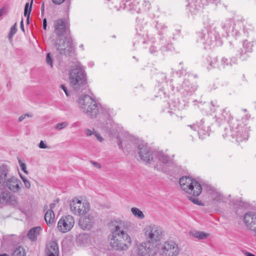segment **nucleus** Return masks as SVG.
Instances as JSON below:
<instances>
[{
    "instance_id": "obj_23",
    "label": "nucleus",
    "mask_w": 256,
    "mask_h": 256,
    "mask_svg": "<svg viewBox=\"0 0 256 256\" xmlns=\"http://www.w3.org/2000/svg\"><path fill=\"white\" fill-rule=\"evenodd\" d=\"M253 46L252 42L248 40H244L243 42V48L244 49V52L242 48L238 51L240 58L242 60H246L248 56V54L252 51Z\"/></svg>"
},
{
    "instance_id": "obj_49",
    "label": "nucleus",
    "mask_w": 256,
    "mask_h": 256,
    "mask_svg": "<svg viewBox=\"0 0 256 256\" xmlns=\"http://www.w3.org/2000/svg\"><path fill=\"white\" fill-rule=\"evenodd\" d=\"M32 116V113H28L24 114L22 115L18 118V122H22L26 117L31 118Z\"/></svg>"
},
{
    "instance_id": "obj_14",
    "label": "nucleus",
    "mask_w": 256,
    "mask_h": 256,
    "mask_svg": "<svg viewBox=\"0 0 256 256\" xmlns=\"http://www.w3.org/2000/svg\"><path fill=\"white\" fill-rule=\"evenodd\" d=\"M203 189L208 192V198L213 202L214 204L226 202V198L218 190L210 185L208 184H204Z\"/></svg>"
},
{
    "instance_id": "obj_9",
    "label": "nucleus",
    "mask_w": 256,
    "mask_h": 256,
    "mask_svg": "<svg viewBox=\"0 0 256 256\" xmlns=\"http://www.w3.org/2000/svg\"><path fill=\"white\" fill-rule=\"evenodd\" d=\"M54 46L60 54L70 56L74 52L72 40L70 36L58 38Z\"/></svg>"
},
{
    "instance_id": "obj_43",
    "label": "nucleus",
    "mask_w": 256,
    "mask_h": 256,
    "mask_svg": "<svg viewBox=\"0 0 256 256\" xmlns=\"http://www.w3.org/2000/svg\"><path fill=\"white\" fill-rule=\"evenodd\" d=\"M68 126V123L66 122L58 123L54 126V129L56 130H62L63 128L67 127Z\"/></svg>"
},
{
    "instance_id": "obj_42",
    "label": "nucleus",
    "mask_w": 256,
    "mask_h": 256,
    "mask_svg": "<svg viewBox=\"0 0 256 256\" xmlns=\"http://www.w3.org/2000/svg\"><path fill=\"white\" fill-rule=\"evenodd\" d=\"M156 79L158 82L162 83L166 81V76L163 72H158L156 76Z\"/></svg>"
},
{
    "instance_id": "obj_39",
    "label": "nucleus",
    "mask_w": 256,
    "mask_h": 256,
    "mask_svg": "<svg viewBox=\"0 0 256 256\" xmlns=\"http://www.w3.org/2000/svg\"><path fill=\"white\" fill-rule=\"evenodd\" d=\"M192 234L194 238L201 240L206 238L208 236V234L203 232H192Z\"/></svg>"
},
{
    "instance_id": "obj_7",
    "label": "nucleus",
    "mask_w": 256,
    "mask_h": 256,
    "mask_svg": "<svg viewBox=\"0 0 256 256\" xmlns=\"http://www.w3.org/2000/svg\"><path fill=\"white\" fill-rule=\"evenodd\" d=\"M221 26L222 31L219 32L220 34L224 36H228L230 32L236 36L240 34L241 32L244 34L248 33L252 28L244 20H238L235 24L231 20H226L222 22Z\"/></svg>"
},
{
    "instance_id": "obj_53",
    "label": "nucleus",
    "mask_w": 256,
    "mask_h": 256,
    "mask_svg": "<svg viewBox=\"0 0 256 256\" xmlns=\"http://www.w3.org/2000/svg\"><path fill=\"white\" fill-rule=\"evenodd\" d=\"M38 146L40 148H48L47 146L44 143L42 140H41L39 143Z\"/></svg>"
},
{
    "instance_id": "obj_11",
    "label": "nucleus",
    "mask_w": 256,
    "mask_h": 256,
    "mask_svg": "<svg viewBox=\"0 0 256 256\" xmlns=\"http://www.w3.org/2000/svg\"><path fill=\"white\" fill-rule=\"evenodd\" d=\"M70 208L72 212L74 214L82 215L87 214L90 210V204L86 200L82 201L75 198L71 202Z\"/></svg>"
},
{
    "instance_id": "obj_58",
    "label": "nucleus",
    "mask_w": 256,
    "mask_h": 256,
    "mask_svg": "<svg viewBox=\"0 0 256 256\" xmlns=\"http://www.w3.org/2000/svg\"><path fill=\"white\" fill-rule=\"evenodd\" d=\"M20 29L22 30L24 32V22H23L22 19V20L20 22Z\"/></svg>"
},
{
    "instance_id": "obj_62",
    "label": "nucleus",
    "mask_w": 256,
    "mask_h": 256,
    "mask_svg": "<svg viewBox=\"0 0 256 256\" xmlns=\"http://www.w3.org/2000/svg\"><path fill=\"white\" fill-rule=\"evenodd\" d=\"M4 8L0 9V17L4 14Z\"/></svg>"
},
{
    "instance_id": "obj_41",
    "label": "nucleus",
    "mask_w": 256,
    "mask_h": 256,
    "mask_svg": "<svg viewBox=\"0 0 256 256\" xmlns=\"http://www.w3.org/2000/svg\"><path fill=\"white\" fill-rule=\"evenodd\" d=\"M33 2V0H31V2L30 4V6L29 7V3L26 2L25 4L24 10V16H26L28 15H30V14L32 11V4Z\"/></svg>"
},
{
    "instance_id": "obj_25",
    "label": "nucleus",
    "mask_w": 256,
    "mask_h": 256,
    "mask_svg": "<svg viewBox=\"0 0 256 256\" xmlns=\"http://www.w3.org/2000/svg\"><path fill=\"white\" fill-rule=\"evenodd\" d=\"M46 256H58L59 250L58 243L56 241L48 242L46 249Z\"/></svg>"
},
{
    "instance_id": "obj_55",
    "label": "nucleus",
    "mask_w": 256,
    "mask_h": 256,
    "mask_svg": "<svg viewBox=\"0 0 256 256\" xmlns=\"http://www.w3.org/2000/svg\"><path fill=\"white\" fill-rule=\"evenodd\" d=\"M90 162L94 166H96V168H100L101 166H100V164L97 162H94V161H91Z\"/></svg>"
},
{
    "instance_id": "obj_46",
    "label": "nucleus",
    "mask_w": 256,
    "mask_h": 256,
    "mask_svg": "<svg viewBox=\"0 0 256 256\" xmlns=\"http://www.w3.org/2000/svg\"><path fill=\"white\" fill-rule=\"evenodd\" d=\"M188 198L194 204H198V206L202 205V202L200 201L198 198H192L191 196H188Z\"/></svg>"
},
{
    "instance_id": "obj_33",
    "label": "nucleus",
    "mask_w": 256,
    "mask_h": 256,
    "mask_svg": "<svg viewBox=\"0 0 256 256\" xmlns=\"http://www.w3.org/2000/svg\"><path fill=\"white\" fill-rule=\"evenodd\" d=\"M154 28L158 32V34L160 36L164 34L167 30V26L164 23L159 22H156L154 24Z\"/></svg>"
},
{
    "instance_id": "obj_22",
    "label": "nucleus",
    "mask_w": 256,
    "mask_h": 256,
    "mask_svg": "<svg viewBox=\"0 0 256 256\" xmlns=\"http://www.w3.org/2000/svg\"><path fill=\"white\" fill-rule=\"evenodd\" d=\"M244 222L250 230L256 233V214L254 212H247L244 218Z\"/></svg>"
},
{
    "instance_id": "obj_4",
    "label": "nucleus",
    "mask_w": 256,
    "mask_h": 256,
    "mask_svg": "<svg viewBox=\"0 0 256 256\" xmlns=\"http://www.w3.org/2000/svg\"><path fill=\"white\" fill-rule=\"evenodd\" d=\"M110 246L117 250H127L131 244L130 236L124 231L122 222L116 223L111 230Z\"/></svg>"
},
{
    "instance_id": "obj_15",
    "label": "nucleus",
    "mask_w": 256,
    "mask_h": 256,
    "mask_svg": "<svg viewBox=\"0 0 256 256\" xmlns=\"http://www.w3.org/2000/svg\"><path fill=\"white\" fill-rule=\"evenodd\" d=\"M74 224V220L72 216L66 215L62 216L58 223V228L62 232L65 233L72 229Z\"/></svg>"
},
{
    "instance_id": "obj_20",
    "label": "nucleus",
    "mask_w": 256,
    "mask_h": 256,
    "mask_svg": "<svg viewBox=\"0 0 256 256\" xmlns=\"http://www.w3.org/2000/svg\"><path fill=\"white\" fill-rule=\"evenodd\" d=\"M22 182L16 177L12 176L7 178L3 186L8 188L14 193H18L21 188Z\"/></svg>"
},
{
    "instance_id": "obj_21",
    "label": "nucleus",
    "mask_w": 256,
    "mask_h": 256,
    "mask_svg": "<svg viewBox=\"0 0 256 256\" xmlns=\"http://www.w3.org/2000/svg\"><path fill=\"white\" fill-rule=\"evenodd\" d=\"M84 215L80 218L79 226L83 230H90L94 224V218L93 216L87 214Z\"/></svg>"
},
{
    "instance_id": "obj_35",
    "label": "nucleus",
    "mask_w": 256,
    "mask_h": 256,
    "mask_svg": "<svg viewBox=\"0 0 256 256\" xmlns=\"http://www.w3.org/2000/svg\"><path fill=\"white\" fill-rule=\"evenodd\" d=\"M11 193L8 192H3L0 196V207L4 204H6Z\"/></svg>"
},
{
    "instance_id": "obj_44",
    "label": "nucleus",
    "mask_w": 256,
    "mask_h": 256,
    "mask_svg": "<svg viewBox=\"0 0 256 256\" xmlns=\"http://www.w3.org/2000/svg\"><path fill=\"white\" fill-rule=\"evenodd\" d=\"M151 4L148 1L144 0L142 4V10L146 12L150 8Z\"/></svg>"
},
{
    "instance_id": "obj_50",
    "label": "nucleus",
    "mask_w": 256,
    "mask_h": 256,
    "mask_svg": "<svg viewBox=\"0 0 256 256\" xmlns=\"http://www.w3.org/2000/svg\"><path fill=\"white\" fill-rule=\"evenodd\" d=\"M21 178L22 180V181L24 184L26 188H30L31 186L30 182L28 180H27L26 178H24L22 176H21Z\"/></svg>"
},
{
    "instance_id": "obj_30",
    "label": "nucleus",
    "mask_w": 256,
    "mask_h": 256,
    "mask_svg": "<svg viewBox=\"0 0 256 256\" xmlns=\"http://www.w3.org/2000/svg\"><path fill=\"white\" fill-rule=\"evenodd\" d=\"M9 170L8 167L4 164L0 165V188L4 186Z\"/></svg>"
},
{
    "instance_id": "obj_48",
    "label": "nucleus",
    "mask_w": 256,
    "mask_h": 256,
    "mask_svg": "<svg viewBox=\"0 0 256 256\" xmlns=\"http://www.w3.org/2000/svg\"><path fill=\"white\" fill-rule=\"evenodd\" d=\"M18 163L22 170L23 171L25 174H27L28 172L26 170V164L22 162L20 160H18Z\"/></svg>"
},
{
    "instance_id": "obj_40",
    "label": "nucleus",
    "mask_w": 256,
    "mask_h": 256,
    "mask_svg": "<svg viewBox=\"0 0 256 256\" xmlns=\"http://www.w3.org/2000/svg\"><path fill=\"white\" fill-rule=\"evenodd\" d=\"M17 24L16 22L10 28V31L8 34V38L11 42L12 41V38L13 36L16 32L17 28H16Z\"/></svg>"
},
{
    "instance_id": "obj_3",
    "label": "nucleus",
    "mask_w": 256,
    "mask_h": 256,
    "mask_svg": "<svg viewBox=\"0 0 256 256\" xmlns=\"http://www.w3.org/2000/svg\"><path fill=\"white\" fill-rule=\"evenodd\" d=\"M204 27L197 32V41L202 44L204 48L214 46L220 43V38L219 31H217L218 23L211 20L208 16L202 18Z\"/></svg>"
},
{
    "instance_id": "obj_31",
    "label": "nucleus",
    "mask_w": 256,
    "mask_h": 256,
    "mask_svg": "<svg viewBox=\"0 0 256 256\" xmlns=\"http://www.w3.org/2000/svg\"><path fill=\"white\" fill-rule=\"evenodd\" d=\"M136 20L137 22L136 28V33L143 36L144 35V26L146 24V22H144V19L140 17H138Z\"/></svg>"
},
{
    "instance_id": "obj_29",
    "label": "nucleus",
    "mask_w": 256,
    "mask_h": 256,
    "mask_svg": "<svg viewBox=\"0 0 256 256\" xmlns=\"http://www.w3.org/2000/svg\"><path fill=\"white\" fill-rule=\"evenodd\" d=\"M192 185L194 188H192V191L190 190H188L187 191L186 193L192 196L197 197L201 194L202 189L203 188V186L196 180L194 182Z\"/></svg>"
},
{
    "instance_id": "obj_45",
    "label": "nucleus",
    "mask_w": 256,
    "mask_h": 256,
    "mask_svg": "<svg viewBox=\"0 0 256 256\" xmlns=\"http://www.w3.org/2000/svg\"><path fill=\"white\" fill-rule=\"evenodd\" d=\"M210 110L212 112H214L216 110V108L218 106L216 100L212 101L210 102Z\"/></svg>"
},
{
    "instance_id": "obj_19",
    "label": "nucleus",
    "mask_w": 256,
    "mask_h": 256,
    "mask_svg": "<svg viewBox=\"0 0 256 256\" xmlns=\"http://www.w3.org/2000/svg\"><path fill=\"white\" fill-rule=\"evenodd\" d=\"M188 126L194 130H196L197 129L198 134L201 139H204L206 136L210 135V126L208 124L206 125L204 120H200L196 124L188 125Z\"/></svg>"
},
{
    "instance_id": "obj_5",
    "label": "nucleus",
    "mask_w": 256,
    "mask_h": 256,
    "mask_svg": "<svg viewBox=\"0 0 256 256\" xmlns=\"http://www.w3.org/2000/svg\"><path fill=\"white\" fill-rule=\"evenodd\" d=\"M78 102L81 111L92 118H96L99 114L105 116L108 114L106 110L98 104L96 100L88 95L86 94L79 98Z\"/></svg>"
},
{
    "instance_id": "obj_26",
    "label": "nucleus",
    "mask_w": 256,
    "mask_h": 256,
    "mask_svg": "<svg viewBox=\"0 0 256 256\" xmlns=\"http://www.w3.org/2000/svg\"><path fill=\"white\" fill-rule=\"evenodd\" d=\"M237 64V58L232 56L230 58L226 56L222 57L220 60V70L232 66Z\"/></svg>"
},
{
    "instance_id": "obj_61",
    "label": "nucleus",
    "mask_w": 256,
    "mask_h": 256,
    "mask_svg": "<svg viewBox=\"0 0 256 256\" xmlns=\"http://www.w3.org/2000/svg\"><path fill=\"white\" fill-rule=\"evenodd\" d=\"M44 4L42 3V6H41V11H42V14H44Z\"/></svg>"
},
{
    "instance_id": "obj_17",
    "label": "nucleus",
    "mask_w": 256,
    "mask_h": 256,
    "mask_svg": "<svg viewBox=\"0 0 256 256\" xmlns=\"http://www.w3.org/2000/svg\"><path fill=\"white\" fill-rule=\"evenodd\" d=\"M138 250L140 256H153L156 253L154 244L148 241L138 245Z\"/></svg>"
},
{
    "instance_id": "obj_64",
    "label": "nucleus",
    "mask_w": 256,
    "mask_h": 256,
    "mask_svg": "<svg viewBox=\"0 0 256 256\" xmlns=\"http://www.w3.org/2000/svg\"><path fill=\"white\" fill-rule=\"evenodd\" d=\"M30 15H28L26 16V22H27V24H29V20H30Z\"/></svg>"
},
{
    "instance_id": "obj_12",
    "label": "nucleus",
    "mask_w": 256,
    "mask_h": 256,
    "mask_svg": "<svg viewBox=\"0 0 256 256\" xmlns=\"http://www.w3.org/2000/svg\"><path fill=\"white\" fill-rule=\"evenodd\" d=\"M187 8L192 14H198L202 7L209 4H215L217 5L220 2V0H187Z\"/></svg>"
},
{
    "instance_id": "obj_57",
    "label": "nucleus",
    "mask_w": 256,
    "mask_h": 256,
    "mask_svg": "<svg viewBox=\"0 0 256 256\" xmlns=\"http://www.w3.org/2000/svg\"><path fill=\"white\" fill-rule=\"evenodd\" d=\"M47 26V20L46 18L43 20V28L46 30Z\"/></svg>"
},
{
    "instance_id": "obj_16",
    "label": "nucleus",
    "mask_w": 256,
    "mask_h": 256,
    "mask_svg": "<svg viewBox=\"0 0 256 256\" xmlns=\"http://www.w3.org/2000/svg\"><path fill=\"white\" fill-rule=\"evenodd\" d=\"M179 252L177 244L172 240H167L164 242L162 248V256H176Z\"/></svg>"
},
{
    "instance_id": "obj_54",
    "label": "nucleus",
    "mask_w": 256,
    "mask_h": 256,
    "mask_svg": "<svg viewBox=\"0 0 256 256\" xmlns=\"http://www.w3.org/2000/svg\"><path fill=\"white\" fill-rule=\"evenodd\" d=\"M85 132L87 136H90L94 134L92 132L90 129H86L85 130Z\"/></svg>"
},
{
    "instance_id": "obj_8",
    "label": "nucleus",
    "mask_w": 256,
    "mask_h": 256,
    "mask_svg": "<svg viewBox=\"0 0 256 256\" xmlns=\"http://www.w3.org/2000/svg\"><path fill=\"white\" fill-rule=\"evenodd\" d=\"M150 44L149 52L152 54H156L159 50L162 52L172 50L173 49L172 44L168 42L166 40L162 37H158L156 39L155 38H152L148 41Z\"/></svg>"
},
{
    "instance_id": "obj_28",
    "label": "nucleus",
    "mask_w": 256,
    "mask_h": 256,
    "mask_svg": "<svg viewBox=\"0 0 256 256\" xmlns=\"http://www.w3.org/2000/svg\"><path fill=\"white\" fill-rule=\"evenodd\" d=\"M122 6L120 5V7L128 11L136 10L138 4V1L136 0H122Z\"/></svg>"
},
{
    "instance_id": "obj_27",
    "label": "nucleus",
    "mask_w": 256,
    "mask_h": 256,
    "mask_svg": "<svg viewBox=\"0 0 256 256\" xmlns=\"http://www.w3.org/2000/svg\"><path fill=\"white\" fill-rule=\"evenodd\" d=\"M42 231V228L41 226H34L28 231L27 236L32 242H36Z\"/></svg>"
},
{
    "instance_id": "obj_1",
    "label": "nucleus",
    "mask_w": 256,
    "mask_h": 256,
    "mask_svg": "<svg viewBox=\"0 0 256 256\" xmlns=\"http://www.w3.org/2000/svg\"><path fill=\"white\" fill-rule=\"evenodd\" d=\"M246 113L245 116L242 118V121L234 120L230 110L226 108L216 115V122L218 124L228 122L230 127L231 136L235 141L240 142L246 140L250 136L251 126L248 122L250 115L247 112L246 109L242 110Z\"/></svg>"
},
{
    "instance_id": "obj_10",
    "label": "nucleus",
    "mask_w": 256,
    "mask_h": 256,
    "mask_svg": "<svg viewBox=\"0 0 256 256\" xmlns=\"http://www.w3.org/2000/svg\"><path fill=\"white\" fill-rule=\"evenodd\" d=\"M181 78H178L176 80L174 84H172V90L173 92H180L184 96H189L192 95L197 89L196 85L190 84V80L185 78L182 81V84H177L178 82H181Z\"/></svg>"
},
{
    "instance_id": "obj_51",
    "label": "nucleus",
    "mask_w": 256,
    "mask_h": 256,
    "mask_svg": "<svg viewBox=\"0 0 256 256\" xmlns=\"http://www.w3.org/2000/svg\"><path fill=\"white\" fill-rule=\"evenodd\" d=\"M94 134L95 136L96 137V138H97V140L99 142H102L103 141L104 138H102V136H101L100 134H98L97 132H94Z\"/></svg>"
},
{
    "instance_id": "obj_59",
    "label": "nucleus",
    "mask_w": 256,
    "mask_h": 256,
    "mask_svg": "<svg viewBox=\"0 0 256 256\" xmlns=\"http://www.w3.org/2000/svg\"><path fill=\"white\" fill-rule=\"evenodd\" d=\"M55 206H56L55 203H52L50 204V210H52V209L54 208Z\"/></svg>"
},
{
    "instance_id": "obj_60",
    "label": "nucleus",
    "mask_w": 256,
    "mask_h": 256,
    "mask_svg": "<svg viewBox=\"0 0 256 256\" xmlns=\"http://www.w3.org/2000/svg\"><path fill=\"white\" fill-rule=\"evenodd\" d=\"M244 254H245L246 256H255L254 254L250 253L249 252H244Z\"/></svg>"
},
{
    "instance_id": "obj_18",
    "label": "nucleus",
    "mask_w": 256,
    "mask_h": 256,
    "mask_svg": "<svg viewBox=\"0 0 256 256\" xmlns=\"http://www.w3.org/2000/svg\"><path fill=\"white\" fill-rule=\"evenodd\" d=\"M54 32L58 38L67 36L68 29V24L63 19H58L54 22Z\"/></svg>"
},
{
    "instance_id": "obj_52",
    "label": "nucleus",
    "mask_w": 256,
    "mask_h": 256,
    "mask_svg": "<svg viewBox=\"0 0 256 256\" xmlns=\"http://www.w3.org/2000/svg\"><path fill=\"white\" fill-rule=\"evenodd\" d=\"M60 88L64 91V92H65V94L66 95V96H70V94H68V89H67V88L64 85L61 84L60 85Z\"/></svg>"
},
{
    "instance_id": "obj_34",
    "label": "nucleus",
    "mask_w": 256,
    "mask_h": 256,
    "mask_svg": "<svg viewBox=\"0 0 256 256\" xmlns=\"http://www.w3.org/2000/svg\"><path fill=\"white\" fill-rule=\"evenodd\" d=\"M209 64L208 68L211 69L212 68H216L220 70V62H219L216 57L212 58L209 56L208 59Z\"/></svg>"
},
{
    "instance_id": "obj_47",
    "label": "nucleus",
    "mask_w": 256,
    "mask_h": 256,
    "mask_svg": "<svg viewBox=\"0 0 256 256\" xmlns=\"http://www.w3.org/2000/svg\"><path fill=\"white\" fill-rule=\"evenodd\" d=\"M46 63L49 64L51 68H52L53 64H52V60L51 58L50 54V53L47 54L46 56Z\"/></svg>"
},
{
    "instance_id": "obj_36",
    "label": "nucleus",
    "mask_w": 256,
    "mask_h": 256,
    "mask_svg": "<svg viewBox=\"0 0 256 256\" xmlns=\"http://www.w3.org/2000/svg\"><path fill=\"white\" fill-rule=\"evenodd\" d=\"M131 212L135 217L140 220L143 219L144 218V215L142 212L138 208H131Z\"/></svg>"
},
{
    "instance_id": "obj_2",
    "label": "nucleus",
    "mask_w": 256,
    "mask_h": 256,
    "mask_svg": "<svg viewBox=\"0 0 256 256\" xmlns=\"http://www.w3.org/2000/svg\"><path fill=\"white\" fill-rule=\"evenodd\" d=\"M138 154L140 158L146 163L156 162L154 168L158 170L168 172V167L172 164L170 158L162 152L153 151L142 140H136Z\"/></svg>"
},
{
    "instance_id": "obj_13",
    "label": "nucleus",
    "mask_w": 256,
    "mask_h": 256,
    "mask_svg": "<svg viewBox=\"0 0 256 256\" xmlns=\"http://www.w3.org/2000/svg\"><path fill=\"white\" fill-rule=\"evenodd\" d=\"M144 230L145 236L148 240V242H150L154 244V242L160 240L162 235V230L160 227L150 225L146 226Z\"/></svg>"
},
{
    "instance_id": "obj_56",
    "label": "nucleus",
    "mask_w": 256,
    "mask_h": 256,
    "mask_svg": "<svg viewBox=\"0 0 256 256\" xmlns=\"http://www.w3.org/2000/svg\"><path fill=\"white\" fill-rule=\"evenodd\" d=\"M65 0H52V2L56 4H60L62 3Z\"/></svg>"
},
{
    "instance_id": "obj_6",
    "label": "nucleus",
    "mask_w": 256,
    "mask_h": 256,
    "mask_svg": "<svg viewBox=\"0 0 256 256\" xmlns=\"http://www.w3.org/2000/svg\"><path fill=\"white\" fill-rule=\"evenodd\" d=\"M68 78L70 86L76 91H82L86 86V74L84 66L80 63L70 70Z\"/></svg>"
},
{
    "instance_id": "obj_38",
    "label": "nucleus",
    "mask_w": 256,
    "mask_h": 256,
    "mask_svg": "<svg viewBox=\"0 0 256 256\" xmlns=\"http://www.w3.org/2000/svg\"><path fill=\"white\" fill-rule=\"evenodd\" d=\"M12 256H26V253L23 248L19 246L12 252Z\"/></svg>"
},
{
    "instance_id": "obj_37",
    "label": "nucleus",
    "mask_w": 256,
    "mask_h": 256,
    "mask_svg": "<svg viewBox=\"0 0 256 256\" xmlns=\"http://www.w3.org/2000/svg\"><path fill=\"white\" fill-rule=\"evenodd\" d=\"M6 204H10L13 207H16L18 204V198L14 195L10 194Z\"/></svg>"
},
{
    "instance_id": "obj_32",
    "label": "nucleus",
    "mask_w": 256,
    "mask_h": 256,
    "mask_svg": "<svg viewBox=\"0 0 256 256\" xmlns=\"http://www.w3.org/2000/svg\"><path fill=\"white\" fill-rule=\"evenodd\" d=\"M44 219L48 226H50L54 222V214L52 210H48L44 215Z\"/></svg>"
},
{
    "instance_id": "obj_24",
    "label": "nucleus",
    "mask_w": 256,
    "mask_h": 256,
    "mask_svg": "<svg viewBox=\"0 0 256 256\" xmlns=\"http://www.w3.org/2000/svg\"><path fill=\"white\" fill-rule=\"evenodd\" d=\"M195 181L189 176H183L180 179L179 184L182 189L186 193L188 190H190L192 188L194 182Z\"/></svg>"
},
{
    "instance_id": "obj_63",
    "label": "nucleus",
    "mask_w": 256,
    "mask_h": 256,
    "mask_svg": "<svg viewBox=\"0 0 256 256\" xmlns=\"http://www.w3.org/2000/svg\"><path fill=\"white\" fill-rule=\"evenodd\" d=\"M122 140H120L119 142H118V147L120 148H122Z\"/></svg>"
}]
</instances>
